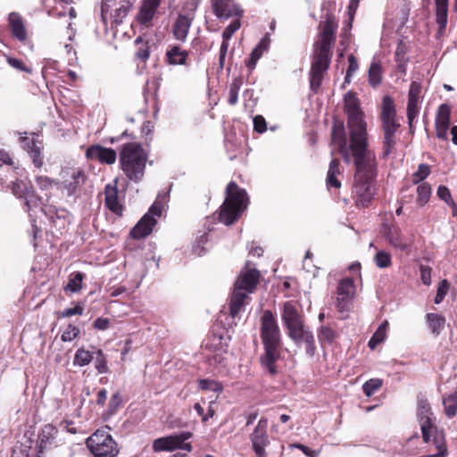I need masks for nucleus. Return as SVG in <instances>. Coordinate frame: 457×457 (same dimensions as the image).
Segmentation results:
<instances>
[{
  "mask_svg": "<svg viewBox=\"0 0 457 457\" xmlns=\"http://www.w3.org/2000/svg\"><path fill=\"white\" fill-rule=\"evenodd\" d=\"M345 111L347 114V127L350 134V144L347 145L344 126L337 125L333 128L332 143L337 146L338 153L346 163H350L351 155L373 154L367 149V124L364 120V112L361 111L360 102L356 96L348 92L345 98Z\"/></svg>",
  "mask_w": 457,
  "mask_h": 457,
  "instance_id": "1",
  "label": "nucleus"
},
{
  "mask_svg": "<svg viewBox=\"0 0 457 457\" xmlns=\"http://www.w3.org/2000/svg\"><path fill=\"white\" fill-rule=\"evenodd\" d=\"M354 159L355 174L353 195L358 206H367L375 193L376 158L374 154L352 155Z\"/></svg>",
  "mask_w": 457,
  "mask_h": 457,
  "instance_id": "2",
  "label": "nucleus"
},
{
  "mask_svg": "<svg viewBox=\"0 0 457 457\" xmlns=\"http://www.w3.org/2000/svg\"><path fill=\"white\" fill-rule=\"evenodd\" d=\"M261 338L264 353L261 357L262 366L274 375L277 373L275 362L280 358L281 334L275 316L265 311L261 319Z\"/></svg>",
  "mask_w": 457,
  "mask_h": 457,
  "instance_id": "3",
  "label": "nucleus"
},
{
  "mask_svg": "<svg viewBox=\"0 0 457 457\" xmlns=\"http://www.w3.org/2000/svg\"><path fill=\"white\" fill-rule=\"evenodd\" d=\"M336 29L337 26L331 20L326 21L320 38L316 44V54L311 69V87L314 90L320 86L322 74L328 67Z\"/></svg>",
  "mask_w": 457,
  "mask_h": 457,
  "instance_id": "4",
  "label": "nucleus"
},
{
  "mask_svg": "<svg viewBox=\"0 0 457 457\" xmlns=\"http://www.w3.org/2000/svg\"><path fill=\"white\" fill-rule=\"evenodd\" d=\"M147 155L142 146L135 142L125 144L120 153V169L126 177L139 182L145 174Z\"/></svg>",
  "mask_w": 457,
  "mask_h": 457,
  "instance_id": "5",
  "label": "nucleus"
},
{
  "mask_svg": "<svg viewBox=\"0 0 457 457\" xmlns=\"http://www.w3.org/2000/svg\"><path fill=\"white\" fill-rule=\"evenodd\" d=\"M418 419L420 425L422 438L425 443H428L433 437V442L437 449L434 454L428 457H445L447 449L443 437L436 436V428L434 425L435 417L431 411L430 406L425 400H420L418 403Z\"/></svg>",
  "mask_w": 457,
  "mask_h": 457,
  "instance_id": "6",
  "label": "nucleus"
},
{
  "mask_svg": "<svg viewBox=\"0 0 457 457\" xmlns=\"http://www.w3.org/2000/svg\"><path fill=\"white\" fill-rule=\"evenodd\" d=\"M246 194L237 185L230 182L227 187V197L220 207V220L225 225L232 224L246 204Z\"/></svg>",
  "mask_w": 457,
  "mask_h": 457,
  "instance_id": "7",
  "label": "nucleus"
},
{
  "mask_svg": "<svg viewBox=\"0 0 457 457\" xmlns=\"http://www.w3.org/2000/svg\"><path fill=\"white\" fill-rule=\"evenodd\" d=\"M381 120L384 131L385 154H388L395 145V133L400 125L395 120L394 101L387 96L383 98Z\"/></svg>",
  "mask_w": 457,
  "mask_h": 457,
  "instance_id": "8",
  "label": "nucleus"
},
{
  "mask_svg": "<svg viewBox=\"0 0 457 457\" xmlns=\"http://www.w3.org/2000/svg\"><path fill=\"white\" fill-rule=\"evenodd\" d=\"M95 457H116L119 448L112 436L104 430H96L86 441Z\"/></svg>",
  "mask_w": 457,
  "mask_h": 457,
  "instance_id": "9",
  "label": "nucleus"
},
{
  "mask_svg": "<svg viewBox=\"0 0 457 457\" xmlns=\"http://www.w3.org/2000/svg\"><path fill=\"white\" fill-rule=\"evenodd\" d=\"M192 436L193 434L191 432L184 431L179 434H173L157 438L153 442V450L154 452H172L176 449H182L191 452V444L184 442L192 437Z\"/></svg>",
  "mask_w": 457,
  "mask_h": 457,
  "instance_id": "10",
  "label": "nucleus"
},
{
  "mask_svg": "<svg viewBox=\"0 0 457 457\" xmlns=\"http://www.w3.org/2000/svg\"><path fill=\"white\" fill-rule=\"evenodd\" d=\"M61 181L59 184L69 195L74 194L77 189L84 185L86 175L84 170L79 167L62 168L60 173Z\"/></svg>",
  "mask_w": 457,
  "mask_h": 457,
  "instance_id": "11",
  "label": "nucleus"
},
{
  "mask_svg": "<svg viewBox=\"0 0 457 457\" xmlns=\"http://www.w3.org/2000/svg\"><path fill=\"white\" fill-rule=\"evenodd\" d=\"M267 426L268 420L262 418L250 434V440L256 457H268L265 451V447L270 445Z\"/></svg>",
  "mask_w": 457,
  "mask_h": 457,
  "instance_id": "12",
  "label": "nucleus"
},
{
  "mask_svg": "<svg viewBox=\"0 0 457 457\" xmlns=\"http://www.w3.org/2000/svg\"><path fill=\"white\" fill-rule=\"evenodd\" d=\"M162 207L154 203L150 208L149 212L137 222V224L131 230V236L134 238H142L148 236L154 227L156 220L154 216H161Z\"/></svg>",
  "mask_w": 457,
  "mask_h": 457,
  "instance_id": "13",
  "label": "nucleus"
},
{
  "mask_svg": "<svg viewBox=\"0 0 457 457\" xmlns=\"http://www.w3.org/2000/svg\"><path fill=\"white\" fill-rule=\"evenodd\" d=\"M281 320L287 330V334L304 326L303 316L291 302H287L283 304Z\"/></svg>",
  "mask_w": 457,
  "mask_h": 457,
  "instance_id": "14",
  "label": "nucleus"
},
{
  "mask_svg": "<svg viewBox=\"0 0 457 457\" xmlns=\"http://www.w3.org/2000/svg\"><path fill=\"white\" fill-rule=\"evenodd\" d=\"M287 336L297 346H304L310 357L315 354V339L312 332L305 325L287 334Z\"/></svg>",
  "mask_w": 457,
  "mask_h": 457,
  "instance_id": "15",
  "label": "nucleus"
},
{
  "mask_svg": "<svg viewBox=\"0 0 457 457\" xmlns=\"http://www.w3.org/2000/svg\"><path fill=\"white\" fill-rule=\"evenodd\" d=\"M355 295V286L352 278L342 279L337 287V307L344 312Z\"/></svg>",
  "mask_w": 457,
  "mask_h": 457,
  "instance_id": "16",
  "label": "nucleus"
},
{
  "mask_svg": "<svg viewBox=\"0 0 457 457\" xmlns=\"http://www.w3.org/2000/svg\"><path fill=\"white\" fill-rule=\"evenodd\" d=\"M259 281V272L253 268L246 266L240 272L234 287L248 294L252 293Z\"/></svg>",
  "mask_w": 457,
  "mask_h": 457,
  "instance_id": "17",
  "label": "nucleus"
},
{
  "mask_svg": "<svg viewBox=\"0 0 457 457\" xmlns=\"http://www.w3.org/2000/svg\"><path fill=\"white\" fill-rule=\"evenodd\" d=\"M383 237L395 248L405 251L409 244L403 237L401 229L396 225L384 224L381 228Z\"/></svg>",
  "mask_w": 457,
  "mask_h": 457,
  "instance_id": "18",
  "label": "nucleus"
},
{
  "mask_svg": "<svg viewBox=\"0 0 457 457\" xmlns=\"http://www.w3.org/2000/svg\"><path fill=\"white\" fill-rule=\"evenodd\" d=\"M162 0H143L137 15V21L145 27H150Z\"/></svg>",
  "mask_w": 457,
  "mask_h": 457,
  "instance_id": "19",
  "label": "nucleus"
},
{
  "mask_svg": "<svg viewBox=\"0 0 457 457\" xmlns=\"http://www.w3.org/2000/svg\"><path fill=\"white\" fill-rule=\"evenodd\" d=\"M86 156L88 159L98 161L101 163L113 164L116 162V152L112 148L101 146L99 145H92L87 148Z\"/></svg>",
  "mask_w": 457,
  "mask_h": 457,
  "instance_id": "20",
  "label": "nucleus"
},
{
  "mask_svg": "<svg viewBox=\"0 0 457 457\" xmlns=\"http://www.w3.org/2000/svg\"><path fill=\"white\" fill-rule=\"evenodd\" d=\"M212 8L219 18L224 19L240 17L243 12L233 0H213Z\"/></svg>",
  "mask_w": 457,
  "mask_h": 457,
  "instance_id": "21",
  "label": "nucleus"
},
{
  "mask_svg": "<svg viewBox=\"0 0 457 457\" xmlns=\"http://www.w3.org/2000/svg\"><path fill=\"white\" fill-rule=\"evenodd\" d=\"M420 92V84L416 81H413L410 86L407 104V118L410 126H411L414 119L417 117L419 113V99Z\"/></svg>",
  "mask_w": 457,
  "mask_h": 457,
  "instance_id": "22",
  "label": "nucleus"
},
{
  "mask_svg": "<svg viewBox=\"0 0 457 457\" xmlns=\"http://www.w3.org/2000/svg\"><path fill=\"white\" fill-rule=\"evenodd\" d=\"M451 111L448 105L439 106L436 118V133L440 139H447V131L450 126Z\"/></svg>",
  "mask_w": 457,
  "mask_h": 457,
  "instance_id": "23",
  "label": "nucleus"
},
{
  "mask_svg": "<svg viewBox=\"0 0 457 457\" xmlns=\"http://www.w3.org/2000/svg\"><path fill=\"white\" fill-rule=\"evenodd\" d=\"M240 21L239 17L233 21L222 32V43L220 48V67L222 68L224 66V62L227 54V51L228 48V40L232 37V35L240 28Z\"/></svg>",
  "mask_w": 457,
  "mask_h": 457,
  "instance_id": "24",
  "label": "nucleus"
},
{
  "mask_svg": "<svg viewBox=\"0 0 457 457\" xmlns=\"http://www.w3.org/2000/svg\"><path fill=\"white\" fill-rule=\"evenodd\" d=\"M192 20V18L185 14H179L172 28L173 36L177 40L181 42L186 41Z\"/></svg>",
  "mask_w": 457,
  "mask_h": 457,
  "instance_id": "25",
  "label": "nucleus"
},
{
  "mask_svg": "<svg viewBox=\"0 0 457 457\" xmlns=\"http://www.w3.org/2000/svg\"><path fill=\"white\" fill-rule=\"evenodd\" d=\"M115 185H107L104 189L105 204L110 211L116 214H121L122 206L118 199L117 179L114 180Z\"/></svg>",
  "mask_w": 457,
  "mask_h": 457,
  "instance_id": "26",
  "label": "nucleus"
},
{
  "mask_svg": "<svg viewBox=\"0 0 457 457\" xmlns=\"http://www.w3.org/2000/svg\"><path fill=\"white\" fill-rule=\"evenodd\" d=\"M8 20L12 35L19 41H25L27 39V31L22 17L18 12H11Z\"/></svg>",
  "mask_w": 457,
  "mask_h": 457,
  "instance_id": "27",
  "label": "nucleus"
},
{
  "mask_svg": "<svg viewBox=\"0 0 457 457\" xmlns=\"http://www.w3.org/2000/svg\"><path fill=\"white\" fill-rule=\"evenodd\" d=\"M247 295L248 293L234 287L230 299V315L232 317L237 316L240 312L247 298Z\"/></svg>",
  "mask_w": 457,
  "mask_h": 457,
  "instance_id": "28",
  "label": "nucleus"
},
{
  "mask_svg": "<svg viewBox=\"0 0 457 457\" xmlns=\"http://www.w3.org/2000/svg\"><path fill=\"white\" fill-rule=\"evenodd\" d=\"M23 148L29 154L37 168H40L43 162L40 158V148L36 145L34 138L27 137L21 138Z\"/></svg>",
  "mask_w": 457,
  "mask_h": 457,
  "instance_id": "29",
  "label": "nucleus"
},
{
  "mask_svg": "<svg viewBox=\"0 0 457 457\" xmlns=\"http://www.w3.org/2000/svg\"><path fill=\"white\" fill-rule=\"evenodd\" d=\"M339 165L340 162L337 159H333L329 163L326 179L327 185L329 187H335L337 189L341 187V182L337 178V176L341 174Z\"/></svg>",
  "mask_w": 457,
  "mask_h": 457,
  "instance_id": "30",
  "label": "nucleus"
},
{
  "mask_svg": "<svg viewBox=\"0 0 457 457\" xmlns=\"http://www.w3.org/2000/svg\"><path fill=\"white\" fill-rule=\"evenodd\" d=\"M436 22L442 31L447 24L448 0H435Z\"/></svg>",
  "mask_w": 457,
  "mask_h": 457,
  "instance_id": "31",
  "label": "nucleus"
},
{
  "mask_svg": "<svg viewBox=\"0 0 457 457\" xmlns=\"http://www.w3.org/2000/svg\"><path fill=\"white\" fill-rule=\"evenodd\" d=\"M427 321L432 333L438 336L445 328V320L437 313H428Z\"/></svg>",
  "mask_w": 457,
  "mask_h": 457,
  "instance_id": "32",
  "label": "nucleus"
},
{
  "mask_svg": "<svg viewBox=\"0 0 457 457\" xmlns=\"http://www.w3.org/2000/svg\"><path fill=\"white\" fill-rule=\"evenodd\" d=\"M187 53L179 46H173L167 52V59L170 64H184Z\"/></svg>",
  "mask_w": 457,
  "mask_h": 457,
  "instance_id": "33",
  "label": "nucleus"
},
{
  "mask_svg": "<svg viewBox=\"0 0 457 457\" xmlns=\"http://www.w3.org/2000/svg\"><path fill=\"white\" fill-rule=\"evenodd\" d=\"M57 434L56 428L52 425H46L39 435L40 448H46L51 444Z\"/></svg>",
  "mask_w": 457,
  "mask_h": 457,
  "instance_id": "34",
  "label": "nucleus"
},
{
  "mask_svg": "<svg viewBox=\"0 0 457 457\" xmlns=\"http://www.w3.org/2000/svg\"><path fill=\"white\" fill-rule=\"evenodd\" d=\"M387 326L388 322L386 320L378 328L368 343L370 348L374 349L378 344L385 340Z\"/></svg>",
  "mask_w": 457,
  "mask_h": 457,
  "instance_id": "35",
  "label": "nucleus"
},
{
  "mask_svg": "<svg viewBox=\"0 0 457 457\" xmlns=\"http://www.w3.org/2000/svg\"><path fill=\"white\" fill-rule=\"evenodd\" d=\"M12 189L17 197L25 198L27 202L32 195V188H29L22 181L14 182Z\"/></svg>",
  "mask_w": 457,
  "mask_h": 457,
  "instance_id": "36",
  "label": "nucleus"
},
{
  "mask_svg": "<svg viewBox=\"0 0 457 457\" xmlns=\"http://www.w3.org/2000/svg\"><path fill=\"white\" fill-rule=\"evenodd\" d=\"M93 355L89 351L80 348L77 351L73 364L78 366H86L91 362Z\"/></svg>",
  "mask_w": 457,
  "mask_h": 457,
  "instance_id": "37",
  "label": "nucleus"
},
{
  "mask_svg": "<svg viewBox=\"0 0 457 457\" xmlns=\"http://www.w3.org/2000/svg\"><path fill=\"white\" fill-rule=\"evenodd\" d=\"M83 280V274L80 272H77L74 274H71L68 284L65 286L66 291H71L72 293L78 292L81 289V284Z\"/></svg>",
  "mask_w": 457,
  "mask_h": 457,
  "instance_id": "38",
  "label": "nucleus"
},
{
  "mask_svg": "<svg viewBox=\"0 0 457 457\" xmlns=\"http://www.w3.org/2000/svg\"><path fill=\"white\" fill-rule=\"evenodd\" d=\"M444 406L445 413L448 417H453L457 413V392L449 395L444 400Z\"/></svg>",
  "mask_w": 457,
  "mask_h": 457,
  "instance_id": "39",
  "label": "nucleus"
},
{
  "mask_svg": "<svg viewBox=\"0 0 457 457\" xmlns=\"http://www.w3.org/2000/svg\"><path fill=\"white\" fill-rule=\"evenodd\" d=\"M418 198L417 202L420 205H425L431 195V187L428 183H423L420 185L417 188Z\"/></svg>",
  "mask_w": 457,
  "mask_h": 457,
  "instance_id": "40",
  "label": "nucleus"
},
{
  "mask_svg": "<svg viewBox=\"0 0 457 457\" xmlns=\"http://www.w3.org/2000/svg\"><path fill=\"white\" fill-rule=\"evenodd\" d=\"M319 340L321 344H331L337 337V333L328 326H322L319 331Z\"/></svg>",
  "mask_w": 457,
  "mask_h": 457,
  "instance_id": "41",
  "label": "nucleus"
},
{
  "mask_svg": "<svg viewBox=\"0 0 457 457\" xmlns=\"http://www.w3.org/2000/svg\"><path fill=\"white\" fill-rule=\"evenodd\" d=\"M382 386V380L379 378H371L366 381L363 386V393L367 396H371Z\"/></svg>",
  "mask_w": 457,
  "mask_h": 457,
  "instance_id": "42",
  "label": "nucleus"
},
{
  "mask_svg": "<svg viewBox=\"0 0 457 457\" xmlns=\"http://www.w3.org/2000/svg\"><path fill=\"white\" fill-rule=\"evenodd\" d=\"M369 79H370V83L372 86H377L381 81V68L376 62L371 63V65L370 67Z\"/></svg>",
  "mask_w": 457,
  "mask_h": 457,
  "instance_id": "43",
  "label": "nucleus"
},
{
  "mask_svg": "<svg viewBox=\"0 0 457 457\" xmlns=\"http://www.w3.org/2000/svg\"><path fill=\"white\" fill-rule=\"evenodd\" d=\"M430 173V168L428 164H420L418 170L412 174V182L418 184L425 179Z\"/></svg>",
  "mask_w": 457,
  "mask_h": 457,
  "instance_id": "44",
  "label": "nucleus"
},
{
  "mask_svg": "<svg viewBox=\"0 0 457 457\" xmlns=\"http://www.w3.org/2000/svg\"><path fill=\"white\" fill-rule=\"evenodd\" d=\"M208 363L217 369L226 367L225 357L222 353L215 352L207 358Z\"/></svg>",
  "mask_w": 457,
  "mask_h": 457,
  "instance_id": "45",
  "label": "nucleus"
},
{
  "mask_svg": "<svg viewBox=\"0 0 457 457\" xmlns=\"http://www.w3.org/2000/svg\"><path fill=\"white\" fill-rule=\"evenodd\" d=\"M376 265L379 268H387L391 265V255L385 251H379L375 255Z\"/></svg>",
  "mask_w": 457,
  "mask_h": 457,
  "instance_id": "46",
  "label": "nucleus"
},
{
  "mask_svg": "<svg viewBox=\"0 0 457 457\" xmlns=\"http://www.w3.org/2000/svg\"><path fill=\"white\" fill-rule=\"evenodd\" d=\"M37 185L43 190H50L54 186L59 185V182L46 176H39L36 179Z\"/></svg>",
  "mask_w": 457,
  "mask_h": 457,
  "instance_id": "47",
  "label": "nucleus"
},
{
  "mask_svg": "<svg viewBox=\"0 0 457 457\" xmlns=\"http://www.w3.org/2000/svg\"><path fill=\"white\" fill-rule=\"evenodd\" d=\"M239 90H240V83L237 80H234L230 84L229 90H228V102L230 105H234L237 103Z\"/></svg>",
  "mask_w": 457,
  "mask_h": 457,
  "instance_id": "48",
  "label": "nucleus"
},
{
  "mask_svg": "<svg viewBox=\"0 0 457 457\" xmlns=\"http://www.w3.org/2000/svg\"><path fill=\"white\" fill-rule=\"evenodd\" d=\"M448 289H449V283L447 282L446 279H443L439 283V286L437 287V292H436V295L435 297V303L436 304L440 303L443 301L444 297L447 294Z\"/></svg>",
  "mask_w": 457,
  "mask_h": 457,
  "instance_id": "49",
  "label": "nucleus"
},
{
  "mask_svg": "<svg viewBox=\"0 0 457 457\" xmlns=\"http://www.w3.org/2000/svg\"><path fill=\"white\" fill-rule=\"evenodd\" d=\"M79 333V330L78 328H76L75 326L70 325L62 334L61 339L63 342H71L78 337Z\"/></svg>",
  "mask_w": 457,
  "mask_h": 457,
  "instance_id": "50",
  "label": "nucleus"
},
{
  "mask_svg": "<svg viewBox=\"0 0 457 457\" xmlns=\"http://www.w3.org/2000/svg\"><path fill=\"white\" fill-rule=\"evenodd\" d=\"M262 51L254 47L251 53L250 58L245 62L246 66L250 70H253L255 67L257 61L262 57Z\"/></svg>",
  "mask_w": 457,
  "mask_h": 457,
  "instance_id": "51",
  "label": "nucleus"
},
{
  "mask_svg": "<svg viewBox=\"0 0 457 457\" xmlns=\"http://www.w3.org/2000/svg\"><path fill=\"white\" fill-rule=\"evenodd\" d=\"M420 278L424 285L431 284V268L425 265H420Z\"/></svg>",
  "mask_w": 457,
  "mask_h": 457,
  "instance_id": "52",
  "label": "nucleus"
},
{
  "mask_svg": "<svg viewBox=\"0 0 457 457\" xmlns=\"http://www.w3.org/2000/svg\"><path fill=\"white\" fill-rule=\"evenodd\" d=\"M348 62H349V67H348V70H347L346 75H345V80L347 82L349 81V78L351 77V75L353 72H355L358 69L357 60L353 54H350L348 56Z\"/></svg>",
  "mask_w": 457,
  "mask_h": 457,
  "instance_id": "53",
  "label": "nucleus"
},
{
  "mask_svg": "<svg viewBox=\"0 0 457 457\" xmlns=\"http://www.w3.org/2000/svg\"><path fill=\"white\" fill-rule=\"evenodd\" d=\"M254 130L262 133L267 129L265 119L261 115H256L253 118Z\"/></svg>",
  "mask_w": 457,
  "mask_h": 457,
  "instance_id": "54",
  "label": "nucleus"
},
{
  "mask_svg": "<svg viewBox=\"0 0 457 457\" xmlns=\"http://www.w3.org/2000/svg\"><path fill=\"white\" fill-rule=\"evenodd\" d=\"M198 385L199 387L203 390L211 389L215 391L218 390L220 386L218 383L208 379H200Z\"/></svg>",
  "mask_w": 457,
  "mask_h": 457,
  "instance_id": "55",
  "label": "nucleus"
},
{
  "mask_svg": "<svg viewBox=\"0 0 457 457\" xmlns=\"http://www.w3.org/2000/svg\"><path fill=\"white\" fill-rule=\"evenodd\" d=\"M437 195L447 204H450L453 201L449 189L445 186H440L437 188Z\"/></svg>",
  "mask_w": 457,
  "mask_h": 457,
  "instance_id": "56",
  "label": "nucleus"
},
{
  "mask_svg": "<svg viewBox=\"0 0 457 457\" xmlns=\"http://www.w3.org/2000/svg\"><path fill=\"white\" fill-rule=\"evenodd\" d=\"M83 313V308L80 305H76L73 308L65 309L61 314L60 317L66 318L71 317L72 315H81Z\"/></svg>",
  "mask_w": 457,
  "mask_h": 457,
  "instance_id": "57",
  "label": "nucleus"
},
{
  "mask_svg": "<svg viewBox=\"0 0 457 457\" xmlns=\"http://www.w3.org/2000/svg\"><path fill=\"white\" fill-rule=\"evenodd\" d=\"M7 62L13 68L19 70V71H29L28 69H26L25 65L23 64V62L19 60V59H16V58H12V57H7Z\"/></svg>",
  "mask_w": 457,
  "mask_h": 457,
  "instance_id": "58",
  "label": "nucleus"
},
{
  "mask_svg": "<svg viewBox=\"0 0 457 457\" xmlns=\"http://www.w3.org/2000/svg\"><path fill=\"white\" fill-rule=\"evenodd\" d=\"M95 328L104 330L109 326V320L105 318H97L94 322Z\"/></svg>",
  "mask_w": 457,
  "mask_h": 457,
  "instance_id": "59",
  "label": "nucleus"
},
{
  "mask_svg": "<svg viewBox=\"0 0 457 457\" xmlns=\"http://www.w3.org/2000/svg\"><path fill=\"white\" fill-rule=\"evenodd\" d=\"M106 398H107V390L101 389L97 394L96 403L98 405L103 406L106 401Z\"/></svg>",
  "mask_w": 457,
  "mask_h": 457,
  "instance_id": "60",
  "label": "nucleus"
},
{
  "mask_svg": "<svg viewBox=\"0 0 457 457\" xmlns=\"http://www.w3.org/2000/svg\"><path fill=\"white\" fill-rule=\"evenodd\" d=\"M0 162L4 164H12V159L8 153L4 150H0Z\"/></svg>",
  "mask_w": 457,
  "mask_h": 457,
  "instance_id": "61",
  "label": "nucleus"
},
{
  "mask_svg": "<svg viewBox=\"0 0 457 457\" xmlns=\"http://www.w3.org/2000/svg\"><path fill=\"white\" fill-rule=\"evenodd\" d=\"M290 447L291 448L300 449L301 452H303L305 455H311L312 454V451L310 450V448L305 446V445H301V444H292V445H290Z\"/></svg>",
  "mask_w": 457,
  "mask_h": 457,
  "instance_id": "62",
  "label": "nucleus"
},
{
  "mask_svg": "<svg viewBox=\"0 0 457 457\" xmlns=\"http://www.w3.org/2000/svg\"><path fill=\"white\" fill-rule=\"evenodd\" d=\"M137 58L145 61L149 57V51L147 48L139 49L137 53Z\"/></svg>",
  "mask_w": 457,
  "mask_h": 457,
  "instance_id": "63",
  "label": "nucleus"
},
{
  "mask_svg": "<svg viewBox=\"0 0 457 457\" xmlns=\"http://www.w3.org/2000/svg\"><path fill=\"white\" fill-rule=\"evenodd\" d=\"M120 399L119 396V394H115L112 395L111 401H110V406L115 410L117 406L120 404Z\"/></svg>",
  "mask_w": 457,
  "mask_h": 457,
  "instance_id": "64",
  "label": "nucleus"
}]
</instances>
